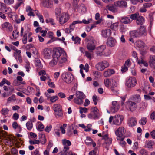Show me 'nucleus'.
<instances>
[{
    "instance_id": "774afa93",
    "label": "nucleus",
    "mask_w": 155,
    "mask_h": 155,
    "mask_svg": "<svg viewBox=\"0 0 155 155\" xmlns=\"http://www.w3.org/2000/svg\"><path fill=\"white\" fill-rule=\"evenodd\" d=\"M93 101L94 103V104L95 105H96L97 104V101L98 100V98L97 96L96 95H94L92 97Z\"/></svg>"
},
{
    "instance_id": "7c9ffc66",
    "label": "nucleus",
    "mask_w": 155,
    "mask_h": 155,
    "mask_svg": "<svg viewBox=\"0 0 155 155\" xmlns=\"http://www.w3.org/2000/svg\"><path fill=\"white\" fill-rule=\"evenodd\" d=\"M144 18L141 16H139L136 20L137 23L139 25H141L144 22Z\"/></svg>"
},
{
    "instance_id": "0eeeda50",
    "label": "nucleus",
    "mask_w": 155,
    "mask_h": 155,
    "mask_svg": "<svg viewBox=\"0 0 155 155\" xmlns=\"http://www.w3.org/2000/svg\"><path fill=\"white\" fill-rule=\"evenodd\" d=\"M63 80L68 84L71 83L73 80V76L69 72H65L62 75Z\"/></svg>"
},
{
    "instance_id": "cd10ccee",
    "label": "nucleus",
    "mask_w": 155,
    "mask_h": 155,
    "mask_svg": "<svg viewBox=\"0 0 155 155\" xmlns=\"http://www.w3.org/2000/svg\"><path fill=\"white\" fill-rule=\"evenodd\" d=\"M130 34L131 37L135 38L140 37L138 29L136 30H134L131 31L130 32Z\"/></svg>"
},
{
    "instance_id": "13d9d810",
    "label": "nucleus",
    "mask_w": 155,
    "mask_h": 155,
    "mask_svg": "<svg viewBox=\"0 0 155 155\" xmlns=\"http://www.w3.org/2000/svg\"><path fill=\"white\" fill-rule=\"evenodd\" d=\"M23 43L24 44H25L27 42V33L25 32V34L24 35L23 37L22 38Z\"/></svg>"
},
{
    "instance_id": "8fccbe9b",
    "label": "nucleus",
    "mask_w": 155,
    "mask_h": 155,
    "mask_svg": "<svg viewBox=\"0 0 155 155\" xmlns=\"http://www.w3.org/2000/svg\"><path fill=\"white\" fill-rule=\"evenodd\" d=\"M117 7L114 6V3L112 6L109 7L108 10L113 12H115L117 10Z\"/></svg>"
},
{
    "instance_id": "f257e3e1",
    "label": "nucleus",
    "mask_w": 155,
    "mask_h": 155,
    "mask_svg": "<svg viewBox=\"0 0 155 155\" xmlns=\"http://www.w3.org/2000/svg\"><path fill=\"white\" fill-rule=\"evenodd\" d=\"M67 54L63 50H58L53 54V59L50 62V65L51 66L53 67L58 62L59 65L61 66L62 64L67 61Z\"/></svg>"
},
{
    "instance_id": "2eb2a0df",
    "label": "nucleus",
    "mask_w": 155,
    "mask_h": 155,
    "mask_svg": "<svg viewBox=\"0 0 155 155\" xmlns=\"http://www.w3.org/2000/svg\"><path fill=\"white\" fill-rule=\"evenodd\" d=\"M42 54L44 58L48 59L51 57V51L49 48H46L43 50L42 52Z\"/></svg>"
},
{
    "instance_id": "9d476101",
    "label": "nucleus",
    "mask_w": 155,
    "mask_h": 155,
    "mask_svg": "<svg viewBox=\"0 0 155 155\" xmlns=\"http://www.w3.org/2000/svg\"><path fill=\"white\" fill-rule=\"evenodd\" d=\"M123 116L120 115H116L114 117L113 124L117 125H120L123 120Z\"/></svg>"
},
{
    "instance_id": "5701e85b",
    "label": "nucleus",
    "mask_w": 155,
    "mask_h": 155,
    "mask_svg": "<svg viewBox=\"0 0 155 155\" xmlns=\"http://www.w3.org/2000/svg\"><path fill=\"white\" fill-rule=\"evenodd\" d=\"M110 85L111 87V89L112 91L114 93L116 92V91L114 88L117 87V85L115 80L112 79L110 80Z\"/></svg>"
},
{
    "instance_id": "a211bd4d",
    "label": "nucleus",
    "mask_w": 155,
    "mask_h": 155,
    "mask_svg": "<svg viewBox=\"0 0 155 155\" xmlns=\"http://www.w3.org/2000/svg\"><path fill=\"white\" fill-rule=\"evenodd\" d=\"M94 41L93 40L89 41L88 43L87 44V48L89 51H93L95 48V45L94 43Z\"/></svg>"
},
{
    "instance_id": "e433bc0d",
    "label": "nucleus",
    "mask_w": 155,
    "mask_h": 155,
    "mask_svg": "<svg viewBox=\"0 0 155 155\" xmlns=\"http://www.w3.org/2000/svg\"><path fill=\"white\" fill-rule=\"evenodd\" d=\"M26 126L28 130H30L33 127V124L31 121H29L26 123Z\"/></svg>"
},
{
    "instance_id": "338daca9",
    "label": "nucleus",
    "mask_w": 155,
    "mask_h": 155,
    "mask_svg": "<svg viewBox=\"0 0 155 155\" xmlns=\"http://www.w3.org/2000/svg\"><path fill=\"white\" fill-rule=\"evenodd\" d=\"M51 128L52 126L51 125H50L49 126H47L45 129V130L47 132H49L51 130Z\"/></svg>"
},
{
    "instance_id": "20e7f679",
    "label": "nucleus",
    "mask_w": 155,
    "mask_h": 155,
    "mask_svg": "<svg viewBox=\"0 0 155 155\" xmlns=\"http://www.w3.org/2000/svg\"><path fill=\"white\" fill-rule=\"evenodd\" d=\"M106 46L103 45L98 47L96 49L95 53L97 56H101L104 55L107 56L109 55L110 53V52H108L107 53L104 54V51L105 49Z\"/></svg>"
},
{
    "instance_id": "a19ab883",
    "label": "nucleus",
    "mask_w": 155,
    "mask_h": 155,
    "mask_svg": "<svg viewBox=\"0 0 155 155\" xmlns=\"http://www.w3.org/2000/svg\"><path fill=\"white\" fill-rule=\"evenodd\" d=\"M9 112V110L7 108H2L1 110V113L3 115H5L7 114Z\"/></svg>"
},
{
    "instance_id": "72a5a7b5",
    "label": "nucleus",
    "mask_w": 155,
    "mask_h": 155,
    "mask_svg": "<svg viewBox=\"0 0 155 155\" xmlns=\"http://www.w3.org/2000/svg\"><path fill=\"white\" fill-rule=\"evenodd\" d=\"M35 64L37 67L39 68H41L42 66L40 60L38 58H35Z\"/></svg>"
},
{
    "instance_id": "4c0bfd02",
    "label": "nucleus",
    "mask_w": 155,
    "mask_h": 155,
    "mask_svg": "<svg viewBox=\"0 0 155 155\" xmlns=\"http://www.w3.org/2000/svg\"><path fill=\"white\" fill-rule=\"evenodd\" d=\"M71 38L74 43H80L81 39L79 37H75L74 36H72Z\"/></svg>"
},
{
    "instance_id": "423d86ee",
    "label": "nucleus",
    "mask_w": 155,
    "mask_h": 155,
    "mask_svg": "<svg viewBox=\"0 0 155 155\" xmlns=\"http://www.w3.org/2000/svg\"><path fill=\"white\" fill-rule=\"evenodd\" d=\"M52 109L54 111V115L57 117H61L63 116L62 108L60 104H54L53 106Z\"/></svg>"
},
{
    "instance_id": "052dcab7",
    "label": "nucleus",
    "mask_w": 155,
    "mask_h": 155,
    "mask_svg": "<svg viewBox=\"0 0 155 155\" xmlns=\"http://www.w3.org/2000/svg\"><path fill=\"white\" fill-rule=\"evenodd\" d=\"M29 142V143L31 144H38L40 143V141L38 140H35L34 141H33L32 140H30Z\"/></svg>"
},
{
    "instance_id": "473e14b6",
    "label": "nucleus",
    "mask_w": 155,
    "mask_h": 155,
    "mask_svg": "<svg viewBox=\"0 0 155 155\" xmlns=\"http://www.w3.org/2000/svg\"><path fill=\"white\" fill-rule=\"evenodd\" d=\"M132 100L138 103L140 101V97L138 94H136L133 96Z\"/></svg>"
},
{
    "instance_id": "c756f323",
    "label": "nucleus",
    "mask_w": 155,
    "mask_h": 155,
    "mask_svg": "<svg viewBox=\"0 0 155 155\" xmlns=\"http://www.w3.org/2000/svg\"><path fill=\"white\" fill-rule=\"evenodd\" d=\"M102 139L105 140L106 143L108 144H110L112 143V139L108 137V135L106 134L102 136Z\"/></svg>"
},
{
    "instance_id": "1a4fd4ad",
    "label": "nucleus",
    "mask_w": 155,
    "mask_h": 155,
    "mask_svg": "<svg viewBox=\"0 0 155 155\" xmlns=\"http://www.w3.org/2000/svg\"><path fill=\"white\" fill-rule=\"evenodd\" d=\"M115 134L117 136V139L120 140L124 137V134H125V129L123 127H119L115 132Z\"/></svg>"
},
{
    "instance_id": "393cba45",
    "label": "nucleus",
    "mask_w": 155,
    "mask_h": 155,
    "mask_svg": "<svg viewBox=\"0 0 155 155\" xmlns=\"http://www.w3.org/2000/svg\"><path fill=\"white\" fill-rule=\"evenodd\" d=\"M121 23L125 24H128L132 22V20L128 17H122L120 20Z\"/></svg>"
},
{
    "instance_id": "f03ea898",
    "label": "nucleus",
    "mask_w": 155,
    "mask_h": 155,
    "mask_svg": "<svg viewBox=\"0 0 155 155\" xmlns=\"http://www.w3.org/2000/svg\"><path fill=\"white\" fill-rule=\"evenodd\" d=\"M76 97L74 99V103L79 105H81L83 103V100L85 98V96L82 92L77 91L75 94Z\"/></svg>"
},
{
    "instance_id": "37998d69",
    "label": "nucleus",
    "mask_w": 155,
    "mask_h": 155,
    "mask_svg": "<svg viewBox=\"0 0 155 155\" xmlns=\"http://www.w3.org/2000/svg\"><path fill=\"white\" fill-rule=\"evenodd\" d=\"M67 124H63V126H61L60 127V128L61 130V133L62 134H65V128L66 127Z\"/></svg>"
},
{
    "instance_id": "c9c22d12",
    "label": "nucleus",
    "mask_w": 155,
    "mask_h": 155,
    "mask_svg": "<svg viewBox=\"0 0 155 155\" xmlns=\"http://www.w3.org/2000/svg\"><path fill=\"white\" fill-rule=\"evenodd\" d=\"M93 143L92 139L90 137H87L85 141V143L87 145H91Z\"/></svg>"
},
{
    "instance_id": "6e6552de",
    "label": "nucleus",
    "mask_w": 155,
    "mask_h": 155,
    "mask_svg": "<svg viewBox=\"0 0 155 155\" xmlns=\"http://www.w3.org/2000/svg\"><path fill=\"white\" fill-rule=\"evenodd\" d=\"M109 66V63L107 61L104 60L97 63L95 65V68L97 70L101 71L108 67Z\"/></svg>"
},
{
    "instance_id": "3c124183",
    "label": "nucleus",
    "mask_w": 155,
    "mask_h": 155,
    "mask_svg": "<svg viewBox=\"0 0 155 155\" xmlns=\"http://www.w3.org/2000/svg\"><path fill=\"white\" fill-rule=\"evenodd\" d=\"M58 99V98L57 96H54L50 97V100L52 103L55 102Z\"/></svg>"
},
{
    "instance_id": "de8ad7c7",
    "label": "nucleus",
    "mask_w": 155,
    "mask_h": 155,
    "mask_svg": "<svg viewBox=\"0 0 155 155\" xmlns=\"http://www.w3.org/2000/svg\"><path fill=\"white\" fill-rule=\"evenodd\" d=\"M25 18L23 15H21L20 16V18L18 20L16 18L15 19V21L18 23H20L21 21H23L25 20Z\"/></svg>"
},
{
    "instance_id": "aec40b11",
    "label": "nucleus",
    "mask_w": 155,
    "mask_h": 155,
    "mask_svg": "<svg viewBox=\"0 0 155 155\" xmlns=\"http://www.w3.org/2000/svg\"><path fill=\"white\" fill-rule=\"evenodd\" d=\"M115 73V71L114 69H109L104 72L103 75L106 78L109 77Z\"/></svg>"
},
{
    "instance_id": "6ab92c4d",
    "label": "nucleus",
    "mask_w": 155,
    "mask_h": 155,
    "mask_svg": "<svg viewBox=\"0 0 155 155\" xmlns=\"http://www.w3.org/2000/svg\"><path fill=\"white\" fill-rule=\"evenodd\" d=\"M111 31L109 29L102 30L101 31V35L104 38H107L110 36L111 35Z\"/></svg>"
},
{
    "instance_id": "f8f14e48",
    "label": "nucleus",
    "mask_w": 155,
    "mask_h": 155,
    "mask_svg": "<svg viewBox=\"0 0 155 155\" xmlns=\"http://www.w3.org/2000/svg\"><path fill=\"white\" fill-rule=\"evenodd\" d=\"M136 78L134 77H130L127 80L126 85L128 87H132L136 85Z\"/></svg>"
},
{
    "instance_id": "ea45409f",
    "label": "nucleus",
    "mask_w": 155,
    "mask_h": 155,
    "mask_svg": "<svg viewBox=\"0 0 155 155\" xmlns=\"http://www.w3.org/2000/svg\"><path fill=\"white\" fill-rule=\"evenodd\" d=\"M48 79H49V81L48 82V84L49 86L51 88H54L55 87V85L53 82H51V80L49 79V76L47 77Z\"/></svg>"
},
{
    "instance_id": "f704fd0d",
    "label": "nucleus",
    "mask_w": 155,
    "mask_h": 155,
    "mask_svg": "<svg viewBox=\"0 0 155 155\" xmlns=\"http://www.w3.org/2000/svg\"><path fill=\"white\" fill-rule=\"evenodd\" d=\"M153 144L154 142L153 141H148L146 142L145 147L149 149H151L152 148V146L153 145Z\"/></svg>"
},
{
    "instance_id": "69168bd1",
    "label": "nucleus",
    "mask_w": 155,
    "mask_h": 155,
    "mask_svg": "<svg viewBox=\"0 0 155 155\" xmlns=\"http://www.w3.org/2000/svg\"><path fill=\"white\" fill-rule=\"evenodd\" d=\"M19 125H18V124L16 122H14L12 124V127L14 129H16L18 128Z\"/></svg>"
},
{
    "instance_id": "39448f33",
    "label": "nucleus",
    "mask_w": 155,
    "mask_h": 155,
    "mask_svg": "<svg viewBox=\"0 0 155 155\" xmlns=\"http://www.w3.org/2000/svg\"><path fill=\"white\" fill-rule=\"evenodd\" d=\"M62 142L64 146V148L63 151L59 153V155H67V151L69 150V146L71 145V142L65 139L62 140Z\"/></svg>"
},
{
    "instance_id": "7ed1b4c3",
    "label": "nucleus",
    "mask_w": 155,
    "mask_h": 155,
    "mask_svg": "<svg viewBox=\"0 0 155 155\" xmlns=\"http://www.w3.org/2000/svg\"><path fill=\"white\" fill-rule=\"evenodd\" d=\"M100 116L98 109L96 107H93L91 109V112L88 116L89 119H98Z\"/></svg>"
},
{
    "instance_id": "c03bdc74",
    "label": "nucleus",
    "mask_w": 155,
    "mask_h": 155,
    "mask_svg": "<svg viewBox=\"0 0 155 155\" xmlns=\"http://www.w3.org/2000/svg\"><path fill=\"white\" fill-rule=\"evenodd\" d=\"M36 15L40 21L42 23H44V21L43 19V16L42 15H41L40 14L38 13L37 12L36 13Z\"/></svg>"
},
{
    "instance_id": "412c9836",
    "label": "nucleus",
    "mask_w": 155,
    "mask_h": 155,
    "mask_svg": "<svg viewBox=\"0 0 155 155\" xmlns=\"http://www.w3.org/2000/svg\"><path fill=\"white\" fill-rule=\"evenodd\" d=\"M116 43V40L113 38L110 37L108 38L107 41V45L111 47H114Z\"/></svg>"
},
{
    "instance_id": "603ef678",
    "label": "nucleus",
    "mask_w": 155,
    "mask_h": 155,
    "mask_svg": "<svg viewBox=\"0 0 155 155\" xmlns=\"http://www.w3.org/2000/svg\"><path fill=\"white\" fill-rule=\"evenodd\" d=\"M38 125L37 129L38 130L41 131L44 129V126L41 122Z\"/></svg>"
},
{
    "instance_id": "b1692460",
    "label": "nucleus",
    "mask_w": 155,
    "mask_h": 155,
    "mask_svg": "<svg viewBox=\"0 0 155 155\" xmlns=\"http://www.w3.org/2000/svg\"><path fill=\"white\" fill-rule=\"evenodd\" d=\"M135 45L136 47L141 48H144L145 46L144 43L140 40H137L135 42Z\"/></svg>"
},
{
    "instance_id": "dca6fc26",
    "label": "nucleus",
    "mask_w": 155,
    "mask_h": 155,
    "mask_svg": "<svg viewBox=\"0 0 155 155\" xmlns=\"http://www.w3.org/2000/svg\"><path fill=\"white\" fill-rule=\"evenodd\" d=\"M120 106L119 103L116 101L112 102V106L111 107V112L112 113L117 111L119 108Z\"/></svg>"
},
{
    "instance_id": "58836bf2",
    "label": "nucleus",
    "mask_w": 155,
    "mask_h": 155,
    "mask_svg": "<svg viewBox=\"0 0 155 155\" xmlns=\"http://www.w3.org/2000/svg\"><path fill=\"white\" fill-rule=\"evenodd\" d=\"M139 16V13H138L132 14L130 15V18L131 20H137Z\"/></svg>"
},
{
    "instance_id": "6e6d98bb",
    "label": "nucleus",
    "mask_w": 155,
    "mask_h": 155,
    "mask_svg": "<svg viewBox=\"0 0 155 155\" xmlns=\"http://www.w3.org/2000/svg\"><path fill=\"white\" fill-rule=\"evenodd\" d=\"M131 63L130 59H128L125 61V63L124 65L127 67L128 68L131 65Z\"/></svg>"
},
{
    "instance_id": "4468645a",
    "label": "nucleus",
    "mask_w": 155,
    "mask_h": 155,
    "mask_svg": "<svg viewBox=\"0 0 155 155\" xmlns=\"http://www.w3.org/2000/svg\"><path fill=\"white\" fill-rule=\"evenodd\" d=\"M114 6L120 8H126L127 6V3L126 1L120 0L114 2Z\"/></svg>"
},
{
    "instance_id": "ddd939ff",
    "label": "nucleus",
    "mask_w": 155,
    "mask_h": 155,
    "mask_svg": "<svg viewBox=\"0 0 155 155\" xmlns=\"http://www.w3.org/2000/svg\"><path fill=\"white\" fill-rule=\"evenodd\" d=\"M69 16L66 13H64L62 14L59 18V22L61 25L65 23L69 19Z\"/></svg>"
},
{
    "instance_id": "79ce46f5",
    "label": "nucleus",
    "mask_w": 155,
    "mask_h": 155,
    "mask_svg": "<svg viewBox=\"0 0 155 155\" xmlns=\"http://www.w3.org/2000/svg\"><path fill=\"white\" fill-rule=\"evenodd\" d=\"M139 153L140 155H148V152L145 149H142L140 150Z\"/></svg>"
},
{
    "instance_id": "a878e982",
    "label": "nucleus",
    "mask_w": 155,
    "mask_h": 155,
    "mask_svg": "<svg viewBox=\"0 0 155 155\" xmlns=\"http://www.w3.org/2000/svg\"><path fill=\"white\" fill-rule=\"evenodd\" d=\"M149 63L150 66L155 68V56L151 55L150 57Z\"/></svg>"
},
{
    "instance_id": "9b49d317",
    "label": "nucleus",
    "mask_w": 155,
    "mask_h": 155,
    "mask_svg": "<svg viewBox=\"0 0 155 155\" xmlns=\"http://www.w3.org/2000/svg\"><path fill=\"white\" fill-rule=\"evenodd\" d=\"M126 107L129 110L134 111L136 109V105L135 102L128 101L126 102Z\"/></svg>"
},
{
    "instance_id": "864d4df0",
    "label": "nucleus",
    "mask_w": 155,
    "mask_h": 155,
    "mask_svg": "<svg viewBox=\"0 0 155 155\" xmlns=\"http://www.w3.org/2000/svg\"><path fill=\"white\" fill-rule=\"evenodd\" d=\"M110 80L109 79L107 78L104 80V83L105 86L107 87H108L109 84L110 83Z\"/></svg>"
},
{
    "instance_id": "a18cd8bd",
    "label": "nucleus",
    "mask_w": 155,
    "mask_h": 155,
    "mask_svg": "<svg viewBox=\"0 0 155 155\" xmlns=\"http://www.w3.org/2000/svg\"><path fill=\"white\" fill-rule=\"evenodd\" d=\"M118 25V22L114 23L111 25V28L114 30H117V29Z\"/></svg>"
},
{
    "instance_id": "bf43d9fd",
    "label": "nucleus",
    "mask_w": 155,
    "mask_h": 155,
    "mask_svg": "<svg viewBox=\"0 0 155 155\" xmlns=\"http://www.w3.org/2000/svg\"><path fill=\"white\" fill-rule=\"evenodd\" d=\"M15 96L14 95H13L11 97H9L7 99V101L8 102H11L13 101H15Z\"/></svg>"
},
{
    "instance_id": "bb28decb",
    "label": "nucleus",
    "mask_w": 155,
    "mask_h": 155,
    "mask_svg": "<svg viewBox=\"0 0 155 155\" xmlns=\"http://www.w3.org/2000/svg\"><path fill=\"white\" fill-rule=\"evenodd\" d=\"M34 10L32 9L31 7L29 6H27L26 8V11L28 12V15L29 16H34L35 15L33 12Z\"/></svg>"
},
{
    "instance_id": "e2e57ef3",
    "label": "nucleus",
    "mask_w": 155,
    "mask_h": 155,
    "mask_svg": "<svg viewBox=\"0 0 155 155\" xmlns=\"http://www.w3.org/2000/svg\"><path fill=\"white\" fill-rule=\"evenodd\" d=\"M124 138V137H123V138H122V139L120 140H119L120 141L119 143L122 147L124 146L126 143V142L124 141L123 140Z\"/></svg>"
},
{
    "instance_id": "2f4dec72",
    "label": "nucleus",
    "mask_w": 155,
    "mask_h": 155,
    "mask_svg": "<svg viewBox=\"0 0 155 155\" xmlns=\"http://www.w3.org/2000/svg\"><path fill=\"white\" fill-rule=\"evenodd\" d=\"M42 4L44 6L47 8H50L51 6V4L49 0H43Z\"/></svg>"
},
{
    "instance_id": "f3484780",
    "label": "nucleus",
    "mask_w": 155,
    "mask_h": 155,
    "mask_svg": "<svg viewBox=\"0 0 155 155\" xmlns=\"http://www.w3.org/2000/svg\"><path fill=\"white\" fill-rule=\"evenodd\" d=\"M138 32L140 37L145 36L147 34L146 28L144 26H140V28L138 29Z\"/></svg>"
},
{
    "instance_id": "4d7b16f0",
    "label": "nucleus",
    "mask_w": 155,
    "mask_h": 155,
    "mask_svg": "<svg viewBox=\"0 0 155 155\" xmlns=\"http://www.w3.org/2000/svg\"><path fill=\"white\" fill-rule=\"evenodd\" d=\"M87 109L85 107L82 108L80 107V108L79 112L80 114H82L83 113H86L87 112Z\"/></svg>"
},
{
    "instance_id": "49530a36",
    "label": "nucleus",
    "mask_w": 155,
    "mask_h": 155,
    "mask_svg": "<svg viewBox=\"0 0 155 155\" xmlns=\"http://www.w3.org/2000/svg\"><path fill=\"white\" fill-rule=\"evenodd\" d=\"M46 22L47 23H50L52 25H55V23L54 22V20L52 18H48L46 19Z\"/></svg>"
},
{
    "instance_id": "0e129e2a",
    "label": "nucleus",
    "mask_w": 155,
    "mask_h": 155,
    "mask_svg": "<svg viewBox=\"0 0 155 155\" xmlns=\"http://www.w3.org/2000/svg\"><path fill=\"white\" fill-rule=\"evenodd\" d=\"M19 118V115L18 114L16 113L14 114L13 116V118L14 120H17Z\"/></svg>"
},
{
    "instance_id": "09e8293b",
    "label": "nucleus",
    "mask_w": 155,
    "mask_h": 155,
    "mask_svg": "<svg viewBox=\"0 0 155 155\" xmlns=\"http://www.w3.org/2000/svg\"><path fill=\"white\" fill-rule=\"evenodd\" d=\"M147 122V120L146 117H142L139 121V123L141 125H145Z\"/></svg>"
},
{
    "instance_id": "c85d7f7f",
    "label": "nucleus",
    "mask_w": 155,
    "mask_h": 155,
    "mask_svg": "<svg viewBox=\"0 0 155 155\" xmlns=\"http://www.w3.org/2000/svg\"><path fill=\"white\" fill-rule=\"evenodd\" d=\"M85 56L89 60H91L93 57V51H85L84 52Z\"/></svg>"
},
{
    "instance_id": "5fc2aeb1",
    "label": "nucleus",
    "mask_w": 155,
    "mask_h": 155,
    "mask_svg": "<svg viewBox=\"0 0 155 155\" xmlns=\"http://www.w3.org/2000/svg\"><path fill=\"white\" fill-rule=\"evenodd\" d=\"M6 133L5 132H4L3 130H0V139H2V138H5V134Z\"/></svg>"
},
{
    "instance_id": "680f3d73",
    "label": "nucleus",
    "mask_w": 155,
    "mask_h": 155,
    "mask_svg": "<svg viewBox=\"0 0 155 155\" xmlns=\"http://www.w3.org/2000/svg\"><path fill=\"white\" fill-rule=\"evenodd\" d=\"M11 152L13 155H17L18 154V152L17 150L15 148H12V149Z\"/></svg>"
},
{
    "instance_id": "4be33fe9",
    "label": "nucleus",
    "mask_w": 155,
    "mask_h": 155,
    "mask_svg": "<svg viewBox=\"0 0 155 155\" xmlns=\"http://www.w3.org/2000/svg\"><path fill=\"white\" fill-rule=\"evenodd\" d=\"M127 124L129 126H134L137 124V120L135 118L131 117L128 120Z\"/></svg>"
}]
</instances>
